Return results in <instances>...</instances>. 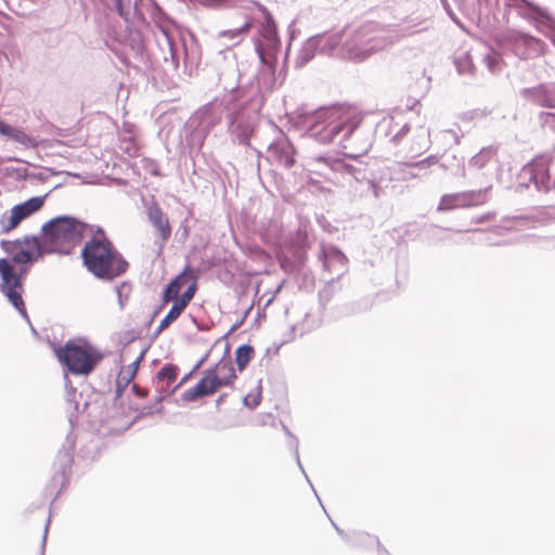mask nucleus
I'll list each match as a JSON object with an SVG mask.
<instances>
[{
    "label": "nucleus",
    "mask_w": 555,
    "mask_h": 555,
    "mask_svg": "<svg viewBox=\"0 0 555 555\" xmlns=\"http://www.w3.org/2000/svg\"><path fill=\"white\" fill-rule=\"evenodd\" d=\"M395 37L383 30H377L374 24H366L351 34H346L345 41L340 48V59L363 62L373 54L383 51L396 42Z\"/></svg>",
    "instance_id": "obj_4"
},
{
    "label": "nucleus",
    "mask_w": 555,
    "mask_h": 555,
    "mask_svg": "<svg viewBox=\"0 0 555 555\" xmlns=\"http://www.w3.org/2000/svg\"><path fill=\"white\" fill-rule=\"evenodd\" d=\"M487 64H488V68H489V69H492L493 64H494V61H493L489 55H488Z\"/></svg>",
    "instance_id": "obj_51"
},
{
    "label": "nucleus",
    "mask_w": 555,
    "mask_h": 555,
    "mask_svg": "<svg viewBox=\"0 0 555 555\" xmlns=\"http://www.w3.org/2000/svg\"><path fill=\"white\" fill-rule=\"evenodd\" d=\"M182 276H176L165 288L164 291V301H175L176 298H180L179 293L181 291V286L179 285V281Z\"/></svg>",
    "instance_id": "obj_38"
},
{
    "label": "nucleus",
    "mask_w": 555,
    "mask_h": 555,
    "mask_svg": "<svg viewBox=\"0 0 555 555\" xmlns=\"http://www.w3.org/2000/svg\"><path fill=\"white\" fill-rule=\"evenodd\" d=\"M319 39V52L327 56L340 57V48L345 41L346 34L317 35Z\"/></svg>",
    "instance_id": "obj_23"
},
{
    "label": "nucleus",
    "mask_w": 555,
    "mask_h": 555,
    "mask_svg": "<svg viewBox=\"0 0 555 555\" xmlns=\"http://www.w3.org/2000/svg\"><path fill=\"white\" fill-rule=\"evenodd\" d=\"M177 366L168 363L165 364L157 373L154 384L158 390H166L177 378Z\"/></svg>",
    "instance_id": "obj_30"
},
{
    "label": "nucleus",
    "mask_w": 555,
    "mask_h": 555,
    "mask_svg": "<svg viewBox=\"0 0 555 555\" xmlns=\"http://www.w3.org/2000/svg\"><path fill=\"white\" fill-rule=\"evenodd\" d=\"M294 155L295 149L283 132H279L278 137L267 149V159L284 168H289L294 165Z\"/></svg>",
    "instance_id": "obj_16"
},
{
    "label": "nucleus",
    "mask_w": 555,
    "mask_h": 555,
    "mask_svg": "<svg viewBox=\"0 0 555 555\" xmlns=\"http://www.w3.org/2000/svg\"><path fill=\"white\" fill-rule=\"evenodd\" d=\"M520 184L528 186L533 183L538 191L547 192L555 188V179L548 173V158L541 156L525 165L519 173Z\"/></svg>",
    "instance_id": "obj_10"
},
{
    "label": "nucleus",
    "mask_w": 555,
    "mask_h": 555,
    "mask_svg": "<svg viewBox=\"0 0 555 555\" xmlns=\"http://www.w3.org/2000/svg\"><path fill=\"white\" fill-rule=\"evenodd\" d=\"M229 131L234 142L247 145L254 131V121L250 116L237 113L230 116Z\"/></svg>",
    "instance_id": "obj_19"
},
{
    "label": "nucleus",
    "mask_w": 555,
    "mask_h": 555,
    "mask_svg": "<svg viewBox=\"0 0 555 555\" xmlns=\"http://www.w3.org/2000/svg\"><path fill=\"white\" fill-rule=\"evenodd\" d=\"M520 96L538 106L555 107V92L546 85L521 89Z\"/></svg>",
    "instance_id": "obj_20"
},
{
    "label": "nucleus",
    "mask_w": 555,
    "mask_h": 555,
    "mask_svg": "<svg viewBox=\"0 0 555 555\" xmlns=\"http://www.w3.org/2000/svg\"><path fill=\"white\" fill-rule=\"evenodd\" d=\"M259 35L260 37L256 40L255 48L260 63H275L281 43L275 24L270 15L266 16V23L261 26Z\"/></svg>",
    "instance_id": "obj_11"
},
{
    "label": "nucleus",
    "mask_w": 555,
    "mask_h": 555,
    "mask_svg": "<svg viewBox=\"0 0 555 555\" xmlns=\"http://www.w3.org/2000/svg\"><path fill=\"white\" fill-rule=\"evenodd\" d=\"M261 399V393L259 390L256 393H249L244 397V404L250 409H255L259 405Z\"/></svg>",
    "instance_id": "obj_43"
},
{
    "label": "nucleus",
    "mask_w": 555,
    "mask_h": 555,
    "mask_svg": "<svg viewBox=\"0 0 555 555\" xmlns=\"http://www.w3.org/2000/svg\"><path fill=\"white\" fill-rule=\"evenodd\" d=\"M224 399V395H221L217 400V405H219Z\"/></svg>",
    "instance_id": "obj_54"
},
{
    "label": "nucleus",
    "mask_w": 555,
    "mask_h": 555,
    "mask_svg": "<svg viewBox=\"0 0 555 555\" xmlns=\"http://www.w3.org/2000/svg\"><path fill=\"white\" fill-rule=\"evenodd\" d=\"M531 218H538L543 222L555 219V205L541 207L537 210L535 215L531 217L518 216L503 218L498 225L488 224V233L501 235L512 230L520 231L531 222Z\"/></svg>",
    "instance_id": "obj_13"
},
{
    "label": "nucleus",
    "mask_w": 555,
    "mask_h": 555,
    "mask_svg": "<svg viewBox=\"0 0 555 555\" xmlns=\"http://www.w3.org/2000/svg\"><path fill=\"white\" fill-rule=\"evenodd\" d=\"M483 149L480 151V153L476 156H474L470 162H469V165L470 166H474V167H478V168H481L483 166Z\"/></svg>",
    "instance_id": "obj_45"
},
{
    "label": "nucleus",
    "mask_w": 555,
    "mask_h": 555,
    "mask_svg": "<svg viewBox=\"0 0 555 555\" xmlns=\"http://www.w3.org/2000/svg\"><path fill=\"white\" fill-rule=\"evenodd\" d=\"M178 276H182V279L179 281V285L181 286V288L186 282H192L193 280L196 279L193 270L189 266H186Z\"/></svg>",
    "instance_id": "obj_44"
},
{
    "label": "nucleus",
    "mask_w": 555,
    "mask_h": 555,
    "mask_svg": "<svg viewBox=\"0 0 555 555\" xmlns=\"http://www.w3.org/2000/svg\"><path fill=\"white\" fill-rule=\"evenodd\" d=\"M254 356L250 345H242L235 350V361L240 371H243Z\"/></svg>",
    "instance_id": "obj_35"
},
{
    "label": "nucleus",
    "mask_w": 555,
    "mask_h": 555,
    "mask_svg": "<svg viewBox=\"0 0 555 555\" xmlns=\"http://www.w3.org/2000/svg\"><path fill=\"white\" fill-rule=\"evenodd\" d=\"M157 46L162 52V57L165 63H170L173 69L179 65V48L176 38L169 29L163 27L155 34Z\"/></svg>",
    "instance_id": "obj_18"
},
{
    "label": "nucleus",
    "mask_w": 555,
    "mask_h": 555,
    "mask_svg": "<svg viewBox=\"0 0 555 555\" xmlns=\"http://www.w3.org/2000/svg\"><path fill=\"white\" fill-rule=\"evenodd\" d=\"M488 242H490V243H491V244H493V245H498V244H500V242H499V241H494V240H492V238H491V237H489V236H488Z\"/></svg>",
    "instance_id": "obj_53"
},
{
    "label": "nucleus",
    "mask_w": 555,
    "mask_h": 555,
    "mask_svg": "<svg viewBox=\"0 0 555 555\" xmlns=\"http://www.w3.org/2000/svg\"><path fill=\"white\" fill-rule=\"evenodd\" d=\"M541 118L544 122H555V113H542Z\"/></svg>",
    "instance_id": "obj_49"
},
{
    "label": "nucleus",
    "mask_w": 555,
    "mask_h": 555,
    "mask_svg": "<svg viewBox=\"0 0 555 555\" xmlns=\"http://www.w3.org/2000/svg\"><path fill=\"white\" fill-rule=\"evenodd\" d=\"M331 521H332V525H333V527L335 528V530L338 532V534H339L343 539L347 540V538H348V537H347V534H346V533H345V532H344V531H343V530H341V529H340V528H339V527H338V526H337L333 520H331Z\"/></svg>",
    "instance_id": "obj_50"
},
{
    "label": "nucleus",
    "mask_w": 555,
    "mask_h": 555,
    "mask_svg": "<svg viewBox=\"0 0 555 555\" xmlns=\"http://www.w3.org/2000/svg\"><path fill=\"white\" fill-rule=\"evenodd\" d=\"M3 249L10 255V259H0V276L2 279V292L29 322L25 305L22 298V280L28 273L29 266L41 258L40 251H30L21 247V241H3Z\"/></svg>",
    "instance_id": "obj_2"
},
{
    "label": "nucleus",
    "mask_w": 555,
    "mask_h": 555,
    "mask_svg": "<svg viewBox=\"0 0 555 555\" xmlns=\"http://www.w3.org/2000/svg\"><path fill=\"white\" fill-rule=\"evenodd\" d=\"M319 51V39L314 36L310 37L305 41L301 49L299 50L296 60L295 65L296 67H302L308 62H310L315 53Z\"/></svg>",
    "instance_id": "obj_28"
},
{
    "label": "nucleus",
    "mask_w": 555,
    "mask_h": 555,
    "mask_svg": "<svg viewBox=\"0 0 555 555\" xmlns=\"http://www.w3.org/2000/svg\"><path fill=\"white\" fill-rule=\"evenodd\" d=\"M428 22L425 18L410 17L400 27V34H391L395 37H399V40L403 37L412 36L425 31L428 29Z\"/></svg>",
    "instance_id": "obj_29"
},
{
    "label": "nucleus",
    "mask_w": 555,
    "mask_h": 555,
    "mask_svg": "<svg viewBox=\"0 0 555 555\" xmlns=\"http://www.w3.org/2000/svg\"><path fill=\"white\" fill-rule=\"evenodd\" d=\"M251 27L250 20L246 16L242 25L235 28L221 30L218 33L217 37L221 40H227L230 44L240 43L244 37L249 33Z\"/></svg>",
    "instance_id": "obj_27"
},
{
    "label": "nucleus",
    "mask_w": 555,
    "mask_h": 555,
    "mask_svg": "<svg viewBox=\"0 0 555 555\" xmlns=\"http://www.w3.org/2000/svg\"><path fill=\"white\" fill-rule=\"evenodd\" d=\"M439 165L444 170H450L453 172L454 168L459 169L462 166V162L461 159H457L455 156H452L451 158L447 157Z\"/></svg>",
    "instance_id": "obj_42"
},
{
    "label": "nucleus",
    "mask_w": 555,
    "mask_h": 555,
    "mask_svg": "<svg viewBox=\"0 0 555 555\" xmlns=\"http://www.w3.org/2000/svg\"><path fill=\"white\" fill-rule=\"evenodd\" d=\"M518 40L527 46L532 52L538 53L542 50V43L540 40L529 36V35H520Z\"/></svg>",
    "instance_id": "obj_40"
},
{
    "label": "nucleus",
    "mask_w": 555,
    "mask_h": 555,
    "mask_svg": "<svg viewBox=\"0 0 555 555\" xmlns=\"http://www.w3.org/2000/svg\"><path fill=\"white\" fill-rule=\"evenodd\" d=\"M295 457H296V462H297V465L298 467L300 468V470L304 473V475L306 476V479L307 481L309 482V485L313 488L311 481L309 480L308 476L306 475V472L301 465V462H300V459H299V452H298V446L297 443L295 444Z\"/></svg>",
    "instance_id": "obj_48"
},
{
    "label": "nucleus",
    "mask_w": 555,
    "mask_h": 555,
    "mask_svg": "<svg viewBox=\"0 0 555 555\" xmlns=\"http://www.w3.org/2000/svg\"><path fill=\"white\" fill-rule=\"evenodd\" d=\"M146 215L153 228L159 233V247L162 248L171 235L169 220L163 212L162 208L154 202L147 207Z\"/></svg>",
    "instance_id": "obj_21"
},
{
    "label": "nucleus",
    "mask_w": 555,
    "mask_h": 555,
    "mask_svg": "<svg viewBox=\"0 0 555 555\" xmlns=\"http://www.w3.org/2000/svg\"><path fill=\"white\" fill-rule=\"evenodd\" d=\"M439 164L437 155H429L424 159L413 163H398L390 168V178L395 181H409L427 175V170Z\"/></svg>",
    "instance_id": "obj_14"
},
{
    "label": "nucleus",
    "mask_w": 555,
    "mask_h": 555,
    "mask_svg": "<svg viewBox=\"0 0 555 555\" xmlns=\"http://www.w3.org/2000/svg\"><path fill=\"white\" fill-rule=\"evenodd\" d=\"M196 292V279L192 281L185 292L180 296V298H176L182 306L186 307L189 302L192 300Z\"/></svg>",
    "instance_id": "obj_41"
},
{
    "label": "nucleus",
    "mask_w": 555,
    "mask_h": 555,
    "mask_svg": "<svg viewBox=\"0 0 555 555\" xmlns=\"http://www.w3.org/2000/svg\"><path fill=\"white\" fill-rule=\"evenodd\" d=\"M378 128L393 144L406 142L405 151L413 156L420 155L430 146V132L425 125L403 121L399 116L384 118Z\"/></svg>",
    "instance_id": "obj_6"
},
{
    "label": "nucleus",
    "mask_w": 555,
    "mask_h": 555,
    "mask_svg": "<svg viewBox=\"0 0 555 555\" xmlns=\"http://www.w3.org/2000/svg\"><path fill=\"white\" fill-rule=\"evenodd\" d=\"M116 12L124 20L130 15L131 0H113Z\"/></svg>",
    "instance_id": "obj_39"
},
{
    "label": "nucleus",
    "mask_w": 555,
    "mask_h": 555,
    "mask_svg": "<svg viewBox=\"0 0 555 555\" xmlns=\"http://www.w3.org/2000/svg\"><path fill=\"white\" fill-rule=\"evenodd\" d=\"M486 202V191L472 190L444 194L440 198L438 210H452L459 208H469L482 205Z\"/></svg>",
    "instance_id": "obj_15"
},
{
    "label": "nucleus",
    "mask_w": 555,
    "mask_h": 555,
    "mask_svg": "<svg viewBox=\"0 0 555 555\" xmlns=\"http://www.w3.org/2000/svg\"><path fill=\"white\" fill-rule=\"evenodd\" d=\"M211 377L217 379L218 387L229 386L236 378L231 360L221 359L212 369L208 370Z\"/></svg>",
    "instance_id": "obj_25"
},
{
    "label": "nucleus",
    "mask_w": 555,
    "mask_h": 555,
    "mask_svg": "<svg viewBox=\"0 0 555 555\" xmlns=\"http://www.w3.org/2000/svg\"><path fill=\"white\" fill-rule=\"evenodd\" d=\"M185 309L179 301L175 300L170 310L165 315V318L160 321L156 333L163 332L166 327H168L173 321H176L182 311Z\"/></svg>",
    "instance_id": "obj_34"
},
{
    "label": "nucleus",
    "mask_w": 555,
    "mask_h": 555,
    "mask_svg": "<svg viewBox=\"0 0 555 555\" xmlns=\"http://www.w3.org/2000/svg\"><path fill=\"white\" fill-rule=\"evenodd\" d=\"M218 389L217 379L211 377L208 370H206L197 384L183 392L182 400L193 402L201 397L212 395Z\"/></svg>",
    "instance_id": "obj_22"
},
{
    "label": "nucleus",
    "mask_w": 555,
    "mask_h": 555,
    "mask_svg": "<svg viewBox=\"0 0 555 555\" xmlns=\"http://www.w3.org/2000/svg\"><path fill=\"white\" fill-rule=\"evenodd\" d=\"M223 114V103L216 100L201 107L193 115L192 122L196 124L202 132L207 133L220 122Z\"/></svg>",
    "instance_id": "obj_17"
},
{
    "label": "nucleus",
    "mask_w": 555,
    "mask_h": 555,
    "mask_svg": "<svg viewBox=\"0 0 555 555\" xmlns=\"http://www.w3.org/2000/svg\"><path fill=\"white\" fill-rule=\"evenodd\" d=\"M22 244H25L27 246V250L40 251L41 257L43 256V254L47 253L43 235L41 236V238L37 236H25L23 241H21V245Z\"/></svg>",
    "instance_id": "obj_37"
},
{
    "label": "nucleus",
    "mask_w": 555,
    "mask_h": 555,
    "mask_svg": "<svg viewBox=\"0 0 555 555\" xmlns=\"http://www.w3.org/2000/svg\"><path fill=\"white\" fill-rule=\"evenodd\" d=\"M305 166L308 170L327 177L330 171L339 172L352 178L362 186L361 193L371 191L374 197L379 196L378 184L370 178L366 167L361 162L349 163L345 159L333 158L330 156L318 155L306 158Z\"/></svg>",
    "instance_id": "obj_7"
},
{
    "label": "nucleus",
    "mask_w": 555,
    "mask_h": 555,
    "mask_svg": "<svg viewBox=\"0 0 555 555\" xmlns=\"http://www.w3.org/2000/svg\"><path fill=\"white\" fill-rule=\"evenodd\" d=\"M306 135L321 144L337 142L351 159L365 154L372 146V127L363 124L356 108L332 105L307 113L301 119Z\"/></svg>",
    "instance_id": "obj_1"
},
{
    "label": "nucleus",
    "mask_w": 555,
    "mask_h": 555,
    "mask_svg": "<svg viewBox=\"0 0 555 555\" xmlns=\"http://www.w3.org/2000/svg\"><path fill=\"white\" fill-rule=\"evenodd\" d=\"M98 233L100 235L93 236L82 248L83 262L96 278L113 280L126 272L128 262L114 249L102 229L99 228Z\"/></svg>",
    "instance_id": "obj_3"
},
{
    "label": "nucleus",
    "mask_w": 555,
    "mask_h": 555,
    "mask_svg": "<svg viewBox=\"0 0 555 555\" xmlns=\"http://www.w3.org/2000/svg\"><path fill=\"white\" fill-rule=\"evenodd\" d=\"M88 231L90 225L68 216L53 218L41 228L47 253L57 254H69Z\"/></svg>",
    "instance_id": "obj_5"
},
{
    "label": "nucleus",
    "mask_w": 555,
    "mask_h": 555,
    "mask_svg": "<svg viewBox=\"0 0 555 555\" xmlns=\"http://www.w3.org/2000/svg\"><path fill=\"white\" fill-rule=\"evenodd\" d=\"M67 441L69 444L67 447H63V449L59 451L56 459V465L59 466L57 469L62 478L65 477L66 472L73 463L74 441H69V438H67Z\"/></svg>",
    "instance_id": "obj_32"
},
{
    "label": "nucleus",
    "mask_w": 555,
    "mask_h": 555,
    "mask_svg": "<svg viewBox=\"0 0 555 555\" xmlns=\"http://www.w3.org/2000/svg\"><path fill=\"white\" fill-rule=\"evenodd\" d=\"M506 7L515 8L518 13L535 25L555 44V18L544 8L529 0H504Z\"/></svg>",
    "instance_id": "obj_9"
},
{
    "label": "nucleus",
    "mask_w": 555,
    "mask_h": 555,
    "mask_svg": "<svg viewBox=\"0 0 555 555\" xmlns=\"http://www.w3.org/2000/svg\"><path fill=\"white\" fill-rule=\"evenodd\" d=\"M454 65L460 75H473L474 64L468 52H462L454 56Z\"/></svg>",
    "instance_id": "obj_33"
},
{
    "label": "nucleus",
    "mask_w": 555,
    "mask_h": 555,
    "mask_svg": "<svg viewBox=\"0 0 555 555\" xmlns=\"http://www.w3.org/2000/svg\"><path fill=\"white\" fill-rule=\"evenodd\" d=\"M145 351H141L137 359L130 363L127 367L121 369L117 376V385L127 387L128 384L134 378L139 364L142 361Z\"/></svg>",
    "instance_id": "obj_31"
},
{
    "label": "nucleus",
    "mask_w": 555,
    "mask_h": 555,
    "mask_svg": "<svg viewBox=\"0 0 555 555\" xmlns=\"http://www.w3.org/2000/svg\"><path fill=\"white\" fill-rule=\"evenodd\" d=\"M444 134H448V135L453 137V138L455 139V141L457 140V139L455 138L454 132H453V131H451V130H447V131H444Z\"/></svg>",
    "instance_id": "obj_52"
},
{
    "label": "nucleus",
    "mask_w": 555,
    "mask_h": 555,
    "mask_svg": "<svg viewBox=\"0 0 555 555\" xmlns=\"http://www.w3.org/2000/svg\"><path fill=\"white\" fill-rule=\"evenodd\" d=\"M49 525H50V518H48V520L46 522V526H44V533H43V538H42L39 555H44L46 541H47V534H48Z\"/></svg>",
    "instance_id": "obj_47"
},
{
    "label": "nucleus",
    "mask_w": 555,
    "mask_h": 555,
    "mask_svg": "<svg viewBox=\"0 0 555 555\" xmlns=\"http://www.w3.org/2000/svg\"><path fill=\"white\" fill-rule=\"evenodd\" d=\"M347 261L346 256L336 247H330L324 250V267L330 269L332 263H339L343 268Z\"/></svg>",
    "instance_id": "obj_36"
},
{
    "label": "nucleus",
    "mask_w": 555,
    "mask_h": 555,
    "mask_svg": "<svg viewBox=\"0 0 555 555\" xmlns=\"http://www.w3.org/2000/svg\"><path fill=\"white\" fill-rule=\"evenodd\" d=\"M44 196H34L24 203L13 206L9 211H5L0 218V228L3 233H9L14 230L23 220L27 219L44 204Z\"/></svg>",
    "instance_id": "obj_12"
},
{
    "label": "nucleus",
    "mask_w": 555,
    "mask_h": 555,
    "mask_svg": "<svg viewBox=\"0 0 555 555\" xmlns=\"http://www.w3.org/2000/svg\"><path fill=\"white\" fill-rule=\"evenodd\" d=\"M262 67L257 76V86L260 92H269L275 88V63L261 64Z\"/></svg>",
    "instance_id": "obj_26"
},
{
    "label": "nucleus",
    "mask_w": 555,
    "mask_h": 555,
    "mask_svg": "<svg viewBox=\"0 0 555 555\" xmlns=\"http://www.w3.org/2000/svg\"><path fill=\"white\" fill-rule=\"evenodd\" d=\"M0 135L11 139L25 149H34L38 145L37 140L28 135L22 128L12 127L2 119H0Z\"/></svg>",
    "instance_id": "obj_24"
},
{
    "label": "nucleus",
    "mask_w": 555,
    "mask_h": 555,
    "mask_svg": "<svg viewBox=\"0 0 555 555\" xmlns=\"http://www.w3.org/2000/svg\"><path fill=\"white\" fill-rule=\"evenodd\" d=\"M331 296H332V293H331V286H326L324 287L320 293H319V298L321 300V302H327L330 299H331Z\"/></svg>",
    "instance_id": "obj_46"
},
{
    "label": "nucleus",
    "mask_w": 555,
    "mask_h": 555,
    "mask_svg": "<svg viewBox=\"0 0 555 555\" xmlns=\"http://www.w3.org/2000/svg\"><path fill=\"white\" fill-rule=\"evenodd\" d=\"M60 362L76 375H88L103 358L102 353L86 341H67L56 350Z\"/></svg>",
    "instance_id": "obj_8"
}]
</instances>
